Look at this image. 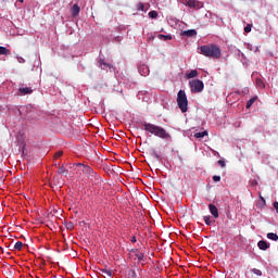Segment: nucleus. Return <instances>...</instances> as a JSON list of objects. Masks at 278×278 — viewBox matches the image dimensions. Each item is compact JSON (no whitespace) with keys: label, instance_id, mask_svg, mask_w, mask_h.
Returning a JSON list of instances; mask_svg holds the SVG:
<instances>
[{"label":"nucleus","instance_id":"1","mask_svg":"<svg viewBox=\"0 0 278 278\" xmlns=\"http://www.w3.org/2000/svg\"><path fill=\"white\" fill-rule=\"evenodd\" d=\"M142 125L144 131L148 134H152V136H156V138H161L162 140H170V134L166 131L162 126L147 122H143Z\"/></svg>","mask_w":278,"mask_h":278},{"label":"nucleus","instance_id":"2","mask_svg":"<svg viewBox=\"0 0 278 278\" xmlns=\"http://www.w3.org/2000/svg\"><path fill=\"white\" fill-rule=\"evenodd\" d=\"M201 55L204 58H212L213 60H218L223 55L220 48L216 45H205L200 47Z\"/></svg>","mask_w":278,"mask_h":278},{"label":"nucleus","instance_id":"3","mask_svg":"<svg viewBox=\"0 0 278 278\" xmlns=\"http://www.w3.org/2000/svg\"><path fill=\"white\" fill-rule=\"evenodd\" d=\"M177 103L180 112H188V96L185 90H179L177 93Z\"/></svg>","mask_w":278,"mask_h":278},{"label":"nucleus","instance_id":"4","mask_svg":"<svg viewBox=\"0 0 278 278\" xmlns=\"http://www.w3.org/2000/svg\"><path fill=\"white\" fill-rule=\"evenodd\" d=\"M191 92H203V88H205V85L203 84V80L193 79L189 81Z\"/></svg>","mask_w":278,"mask_h":278},{"label":"nucleus","instance_id":"5","mask_svg":"<svg viewBox=\"0 0 278 278\" xmlns=\"http://www.w3.org/2000/svg\"><path fill=\"white\" fill-rule=\"evenodd\" d=\"M77 166H80L83 169L84 175L90 177H97V173H94V169H92L90 166L78 163Z\"/></svg>","mask_w":278,"mask_h":278},{"label":"nucleus","instance_id":"6","mask_svg":"<svg viewBox=\"0 0 278 278\" xmlns=\"http://www.w3.org/2000/svg\"><path fill=\"white\" fill-rule=\"evenodd\" d=\"M186 5L188 8H193L194 10H201V8H203V2L199 0H187Z\"/></svg>","mask_w":278,"mask_h":278},{"label":"nucleus","instance_id":"7","mask_svg":"<svg viewBox=\"0 0 278 278\" xmlns=\"http://www.w3.org/2000/svg\"><path fill=\"white\" fill-rule=\"evenodd\" d=\"M257 247L261 251H268L270 249V245L264 240L258 241Z\"/></svg>","mask_w":278,"mask_h":278},{"label":"nucleus","instance_id":"8","mask_svg":"<svg viewBox=\"0 0 278 278\" xmlns=\"http://www.w3.org/2000/svg\"><path fill=\"white\" fill-rule=\"evenodd\" d=\"M208 210H210L212 216H214L215 218H218V207H216V205L208 204Z\"/></svg>","mask_w":278,"mask_h":278},{"label":"nucleus","instance_id":"9","mask_svg":"<svg viewBox=\"0 0 278 278\" xmlns=\"http://www.w3.org/2000/svg\"><path fill=\"white\" fill-rule=\"evenodd\" d=\"M79 12H81V8H79V4H74L72 8V16H78Z\"/></svg>","mask_w":278,"mask_h":278},{"label":"nucleus","instance_id":"10","mask_svg":"<svg viewBox=\"0 0 278 278\" xmlns=\"http://www.w3.org/2000/svg\"><path fill=\"white\" fill-rule=\"evenodd\" d=\"M181 36H188V38H192L193 36H197V31L194 29L184 30Z\"/></svg>","mask_w":278,"mask_h":278},{"label":"nucleus","instance_id":"11","mask_svg":"<svg viewBox=\"0 0 278 278\" xmlns=\"http://www.w3.org/2000/svg\"><path fill=\"white\" fill-rule=\"evenodd\" d=\"M18 91L21 94H31V92H34V90L29 87H21Z\"/></svg>","mask_w":278,"mask_h":278},{"label":"nucleus","instance_id":"12","mask_svg":"<svg viewBox=\"0 0 278 278\" xmlns=\"http://www.w3.org/2000/svg\"><path fill=\"white\" fill-rule=\"evenodd\" d=\"M100 66L102 71H108V68H112V64L105 63V60L100 59Z\"/></svg>","mask_w":278,"mask_h":278},{"label":"nucleus","instance_id":"13","mask_svg":"<svg viewBox=\"0 0 278 278\" xmlns=\"http://www.w3.org/2000/svg\"><path fill=\"white\" fill-rule=\"evenodd\" d=\"M198 76H199V71L193 70L187 74V79H194V77H198Z\"/></svg>","mask_w":278,"mask_h":278},{"label":"nucleus","instance_id":"14","mask_svg":"<svg viewBox=\"0 0 278 278\" xmlns=\"http://www.w3.org/2000/svg\"><path fill=\"white\" fill-rule=\"evenodd\" d=\"M100 270H101V273H104V275H106V278H112L114 275V271L112 269L103 268Z\"/></svg>","mask_w":278,"mask_h":278},{"label":"nucleus","instance_id":"15","mask_svg":"<svg viewBox=\"0 0 278 278\" xmlns=\"http://www.w3.org/2000/svg\"><path fill=\"white\" fill-rule=\"evenodd\" d=\"M0 55H10V49L0 46Z\"/></svg>","mask_w":278,"mask_h":278},{"label":"nucleus","instance_id":"16","mask_svg":"<svg viewBox=\"0 0 278 278\" xmlns=\"http://www.w3.org/2000/svg\"><path fill=\"white\" fill-rule=\"evenodd\" d=\"M150 5L148 4V8L144 10V3L139 2L137 4V10H139L140 12H147V10H149Z\"/></svg>","mask_w":278,"mask_h":278},{"label":"nucleus","instance_id":"17","mask_svg":"<svg viewBox=\"0 0 278 278\" xmlns=\"http://www.w3.org/2000/svg\"><path fill=\"white\" fill-rule=\"evenodd\" d=\"M267 238H268V240H274V242H277V240H278L277 233H274V232H268Z\"/></svg>","mask_w":278,"mask_h":278},{"label":"nucleus","instance_id":"18","mask_svg":"<svg viewBox=\"0 0 278 278\" xmlns=\"http://www.w3.org/2000/svg\"><path fill=\"white\" fill-rule=\"evenodd\" d=\"M257 101V97H253L251 98L248 102H247V109L249 110L253 103H255Z\"/></svg>","mask_w":278,"mask_h":278},{"label":"nucleus","instance_id":"19","mask_svg":"<svg viewBox=\"0 0 278 278\" xmlns=\"http://www.w3.org/2000/svg\"><path fill=\"white\" fill-rule=\"evenodd\" d=\"M160 40H173V36L170 35H159Z\"/></svg>","mask_w":278,"mask_h":278},{"label":"nucleus","instance_id":"20","mask_svg":"<svg viewBox=\"0 0 278 278\" xmlns=\"http://www.w3.org/2000/svg\"><path fill=\"white\" fill-rule=\"evenodd\" d=\"M205 136H207V130L194 134V138H205Z\"/></svg>","mask_w":278,"mask_h":278},{"label":"nucleus","instance_id":"21","mask_svg":"<svg viewBox=\"0 0 278 278\" xmlns=\"http://www.w3.org/2000/svg\"><path fill=\"white\" fill-rule=\"evenodd\" d=\"M138 275L136 274V270L129 269L128 270V277L127 278H137Z\"/></svg>","mask_w":278,"mask_h":278},{"label":"nucleus","instance_id":"22","mask_svg":"<svg viewBox=\"0 0 278 278\" xmlns=\"http://www.w3.org/2000/svg\"><path fill=\"white\" fill-rule=\"evenodd\" d=\"M135 256L139 262H142V260H144V254L142 252H137Z\"/></svg>","mask_w":278,"mask_h":278},{"label":"nucleus","instance_id":"23","mask_svg":"<svg viewBox=\"0 0 278 278\" xmlns=\"http://www.w3.org/2000/svg\"><path fill=\"white\" fill-rule=\"evenodd\" d=\"M15 251H21L23 249V242L17 241L14 245Z\"/></svg>","mask_w":278,"mask_h":278},{"label":"nucleus","instance_id":"24","mask_svg":"<svg viewBox=\"0 0 278 278\" xmlns=\"http://www.w3.org/2000/svg\"><path fill=\"white\" fill-rule=\"evenodd\" d=\"M149 17L150 18H157V11H150L149 12Z\"/></svg>","mask_w":278,"mask_h":278},{"label":"nucleus","instance_id":"25","mask_svg":"<svg viewBox=\"0 0 278 278\" xmlns=\"http://www.w3.org/2000/svg\"><path fill=\"white\" fill-rule=\"evenodd\" d=\"M143 70V74H141V75H149V67H147V66H141V67H139V71H142Z\"/></svg>","mask_w":278,"mask_h":278},{"label":"nucleus","instance_id":"26","mask_svg":"<svg viewBox=\"0 0 278 278\" xmlns=\"http://www.w3.org/2000/svg\"><path fill=\"white\" fill-rule=\"evenodd\" d=\"M256 86H258V88H264V80H262L261 78L256 79Z\"/></svg>","mask_w":278,"mask_h":278},{"label":"nucleus","instance_id":"27","mask_svg":"<svg viewBox=\"0 0 278 278\" xmlns=\"http://www.w3.org/2000/svg\"><path fill=\"white\" fill-rule=\"evenodd\" d=\"M252 273H253L254 275H257V277H262V270H260V269H257V268H253V269H252Z\"/></svg>","mask_w":278,"mask_h":278},{"label":"nucleus","instance_id":"28","mask_svg":"<svg viewBox=\"0 0 278 278\" xmlns=\"http://www.w3.org/2000/svg\"><path fill=\"white\" fill-rule=\"evenodd\" d=\"M252 27H253V26H252L251 24H248V25L244 27L245 34H251Z\"/></svg>","mask_w":278,"mask_h":278},{"label":"nucleus","instance_id":"29","mask_svg":"<svg viewBox=\"0 0 278 278\" xmlns=\"http://www.w3.org/2000/svg\"><path fill=\"white\" fill-rule=\"evenodd\" d=\"M62 155H64V152H63V151H58V152L54 154V160H58V159L62 157Z\"/></svg>","mask_w":278,"mask_h":278},{"label":"nucleus","instance_id":"30","mask_svg":"<svg viewBox=\"0 0 278 278\" xmlns=\"http://www.w3.org/2000/svg\"><path fill=\"white\" fill-rule=\"evenodd\" d=\"M59 175H64L66 173V168L64 166L59 167L58 169Z\"/></svg>","mask_w":278,"mask_h":278},{"label":"nucleus","instance_id":"31","mask_svg":"<svg viewBox=\"0 0 278 278\" xmlns=\"http://www.w3.org/2000/svg\"><path fill=\"white\" fill-rule=\"evenodd\" d=\"M204 223L210 227L212 225V220H210V216H204Z\"/></svg>","mask_w":278,"mask_h":278},{"label":"nucleus","instance_id":"32","mask_svg":"<svg viewBox=\"0 0 278 278\" xmlns=\"http://www.w3.org/2000/svg\"><path fill=\"white\" fill-rule=\"evenodd\" d=\"M218 164H219V166H220L222 168H225V166H227V164H226L225 161H223V160H219V161H218Z\"/></svg>","mask_w":278,"mask_h":278},{"label":"nucleus","instance_id":"33","mask_svg":"<svg viewBox=\"0 0 278 278\" xmlns=\"http://www.w3.org/2000/svg\"><path fill=\"white\" fill-rule=\"evenodd\" d=\"M153 157H155V160H160V154H157L156 151H153Z\"/></svg>","mask_w":278,"mask_h":278},{"label":"nucleus","instance_id":"34","mask_svg":"<svg viewBox=\"0 0 278 278\" xmlns=\"http://www.w3.org/2000/svg\"><path fill=\"white\" fill-rule=\"evenodd\" d=\"M130 242H132V244H136L138 242V240L136 239V236L131 237Z\"/></svg>","mask_w":278,"mask_h":278},{"label":"nucleus","instance_id":"35","mask_svg":"<svg viewBox=\"0 0 278 278\" xmlns=\"http://www.w3.org/2000/svg\"><path fill=\"white\" fill-rule=\"evenodd\" d=\"M213 181H220V176H213Z\"/></svg>","mask_w":278,"mask_h":278},{"label":"nucleus","instance_id":"36","mask_svg":"<svg viewBox=\"0 0 278 278\" xmlns=\"http://www.w3.org/2000/svg\"><path fill=\"white\" fill-rule=\"evenodd\" d=\"M274 207H275V210H276V212L278 214V202H274Z\"/></svg>","mask_w":278,"mask_h":278},{"label":"nucleus","instance_id":"37","mask_svg":"<svg viewBox=\"0 0 278 278\" xmlns=\"http://www.w3.org/2000/svg\"><path fill=\"white\" fill-rule=\"evenodd\" d=\"M67 229H73V223L67 224Z\"/></svg>","mask_w":278,"mask_h":278},{"label":"nucleus","instance_id":"38","mask_svg":"<svg viewBox=\"0 0 278 278\" xmlns=\"http://www.w3.org/2000/svg\"><path fill=\"white\" fill-rule=\"evenodd\" d=\"M131 252L132 253H139L138 249H132Z\"/></svg>","mask_w":278,"mask_h":278},{"label":"nucleus","instance_id":"39","mask_svg":"<svg viewBox=\"0 0 278 278\" xmlns=\"http://www.w3.org/2000/svg\"><path fill=\"white\" fill-rule=\"evenodd\" d=\"M261 199H262L263 203H266V200L264 198L261 197Z\"/></svg>","mask_w":278,"mask_h":278},{"label":"nucleus","instance_id":"40","mask_svg":"<svg viewBox=\"0 0 278 278\" xmlns=\"http://www.w3.org/2000/svg\"><path fill=\"white\" fill-rule=\"evenodd\" d=\"M253 185H254V186H257V181H253Z\"/></svg>","mask_w":278,"mask_h":278},{"label":"nucleus","instance_id":"41","mask_svg":"<svg viewBox=\"0 0 278 278\" xmlns=\"http://www.w3.org/2000/svg\"><path fill=\"white\" fill-rule=\"evenodd\" d=\"M17 1H20V3H23V1H25V0H17Z\"/></svg>","mask_w":278,"mask_h":278}]
</instances>
